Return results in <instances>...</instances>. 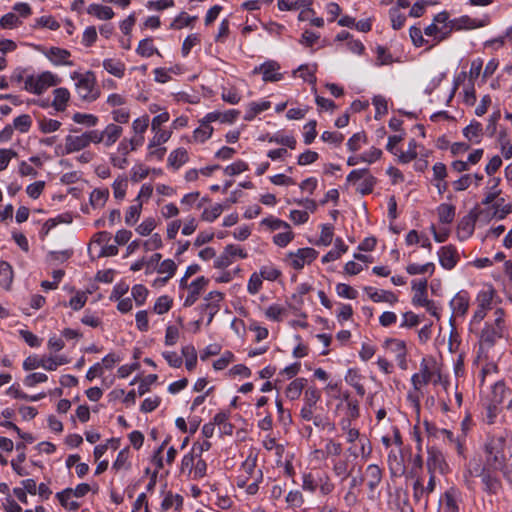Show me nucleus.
<instances>
[{
	"instance_id": "obj_1",
	"label": "nucleus",
	"mask_w": 512,
	"mask_h": 512,
	"mask_svg": "<svg viewBox=\"0 0 512 512\" xmlns=\"http://www.w3.org/2000/svg\"><path fill=\"white\" fill-rule=\"evenodd\" d=\"M70 78L74 81L76 93L83 101L93 102L100 96V90L92 71H73Z\"/></svg>"
},
{
	"instance_id": "obj_2",
	"label": "nucleus",
	"mask_w": 512,
	"mask_h": 512,
	"mask_svg": "<svg viewBox=\"0 0 512 512\" xmlns=\"http://www.w3.org/2000/svg\"><path fill=\"white\" fill-rule=\"evenodd\" d=\"M61 79L51 71L28 75L24 80V89L34 95H41L50 87L56 86Z\"/></svg>"
},
{
	"instance_id": "obj_3",
	"label": "nucleus",
	"mask_w": 512,
	"mask_h": 512,
	"mask_svg": "<svg viewBox=\"0 0 512 512\" xmlns=\"http://www.w3.org/2000/svg\"><path fill=\"white\" fill-rule=\"evenodd\" d=\"M506 439L503 436L488 437L484 452L486 454V465L494 470L506 461L505 456Z\"/></svg>"
},
{
	"instance_id": "obj_4",
	"label": "nucleus",
	"mask_w": 512,
	"mask_h": 512,
	"mask_svg": "<svg viewBox=\"0 0 512 512\" xmlns=\"http://www.w3.org/2000/svg\"><path fill=\"white\" fill-rule=\"evenodd\" d=\"M451 32L452 27L449 20V14L446 11H442L436 14L432 23L424 29V34L427 37H432L434 41L432 46L447 39Z\"/></svg>"
},
{
	"instance_id": "obj_5",
	"label": "nucleus",
	"mask_w": 512,
	"mask_h": 512,
	"mask_svg": "<svg viewBox=\"0 0 512 512\" xmlns=\"http://www.w3.org/2000/svg\"><path fill=\"white\" fill-rule=\"evenodd\" d=\"M346 182L349 184L356 185V190L362 194L366 195L372 192L376 179L370 174L368 169H354L352 170L346 177Z\"/></svg>"
},
{
	"instance_id": "obj_6",
	"label": "nucleus",
	"mask_w": 512,
	"mask_h": 512,
	"mask_svg": "<svg viewBox=\"0 0 512 512\" xmlns=\"http://www.w3.org/2000/svg\"><path fill=\"white\" fill-rule=\"evenodd\" d=\"M95 144L93 130H87L81 134H69L64 139V151L62 154L68 155L79 152Z\"/></svg>"
},
{
	"instance_id": "obj_7",
	"label": "nucleus",
	"mask_w": 512,
	"mask_h": 512,
	"mask_svg": "<svg viewBox=\"0 0 512 512\" xmlns=\"http://www.w3.org/2000/svg\"><path fill=\"white\" fill-rule=\"evenodd\" d=\"M123 133V128L115 123H109L102 131L93 130L95 144L103 143L106 147L114 145Z\"/></svg>"
},
{
	"instance_id": "obj_8",
	"label": "nucleus",
	"mask_w": 512,
	"mask_h": 512,
	"mask_svg": "<svg viewBox=\"0 0 512 512\" xmlns=\"http://www.w3.org/2000/svg\"><path fill=\"white\" fill-rule=\"evenodd\" d=\"M224 299V294L219 291H212L208 293V295L204 298L205 303L201 304L198 309L200 313H207L208 320L207 325H209L214 316L220 310V302Z\"/></svg>"
},
{
	"instance_id": "obj_9",
	"label": "nucleus",
	"mask_w": 512,
	"mask_h": 512,
	"mask_svg": "<svg viewBox=\"0 0 512 512\" xmlns=\"http://www.w3.org/2000/svg\"><path fill=\"white\" fill-rule=\"evenodd\" d=\"M427 470L429 474H434L436 470L440 473L444 474L448 470V464L445 461V458L442 452L435 446L427 447Z\"/></svg>"
},
{
	"instance_id": "obj_10",
	"label": "nucleus",
	"mask_w": 512,
	"mask_h": 512,
	"mask_svg": "<svg viewBox=\"0 0 512 512\" xmlns=\"http://www.w3.org/2000/svg\"><path fill=\"white\" fill-rule=\"evenodd\" d=\"M42 53L54 66L74 65V62L70 59L71 53L67 49L52 46L42 50Z\"/></svg>"
},
{
	"instance_id": "obj_11",
	"label": "nucleus",
	"mask_w": 512,
	"mask_h": 512,
	"mask_svg": "<svg viewBox=\"0 0 512 512\" xmlns=\"http://www.w3.org/2000/svg\"><path fill=\"white\" fill-rule=\"evenodd\" d=\"M254 74H262L264 82H277L280 81L283 76L280 72V65L273 60H268L261 65L253 69Z\"/></svg>"
},
{
	"instance_id": "obj_12",
	"label": "nucleus",
	"mask_w": 512,
	"mask_h": 512,
	"mask_svg": "<svg viewBox=\"0 0 512 512\" xmlns=\"http://www.w3.org/2000/svg\"><path fill=\"white\" fill-rule=\"evenodd\" d=\"M477 218L478 211L476 209H472L467 215L460 219L457 225V236L460 240H466L471 237L475 229Z\"/></svg>"
},
{
	"instance_id": "obj_13",
	"label": "nucleus",
	"mask_w": 512,
	"mask_h": 512,
	"mask_svg": "<svg viewBox=\"0 0 512 512\" xmlns=\"http://www.w3.org/2000/svg\"><path fill=\"white\" fill-rule=\"evenodd\" d=\"M462 133L469 144L477 145L482 142L486 132L483 129L482 124L473 119L466 127L463 128Z\"/></svg>"
},
{
	"instance_id": "obj_14",
	"label": "nucleus",
	"mask_w": 512,
	"mask_h": 512,
	"mask_svg": "<svg viewBox=\"0 0 512 512\" xmlns=\"http://www.w3.org/2000/svg\"><path fill=\"white\" fill-rule=\"evenodd\" d=\"M503 330L504 328L501 326L486 323L480 335L481 344L485 345L487 348L493 347L497 339L503 337Z\"/></svg>"
},
{
	"instance_id": "obj_15",
	"label": "nucleus",
	"mask_w": 512,
	"mask_h": 512,
	"mask_svg": "<svg viewBox=\"0 0 512 512\" xmlns=\"http://www.w3.org/2000/svg\"><path fill=\"white\" fill-rule=\"evenodd\" d=\"M419 148L424 151L422 155L427 157L428 151H426L424 147L420 146L415 139H411L408 142V148L406 151L399 150L396 154V157L400 163L407 164L417 158L418 154L420 153L418 151Z\"/></svg>"
},
{
	"instance_id": "obj_16",
	"label": "nucleus",
	"mask_w": 512,
	"mask_h": 512,
	"mask_svg": "<svg viewBox=\"0 0 512 512\" xmlns=\"http://www.w3.org/2000/svg\"><path fill=\"white\" fill-rule=\"evenodd\" d=\"M489 468L485 473L482 472L481 481L484 485L483 491L489 495H496L502 489V483L499 477L492 473Z\"/></svg>"
},
{
	"instance_id": "obj_17",
	"label": "nucleus",
	"mask_w": 512,
	"mask_h": 512,
	"mask_svg": "<svg viewBox=\"0 0 512 512\" xmlns=\"http://www.w3.org/2000/svg\"><path fill=\"white\" fill-rule=\"evenodd\" d=\"M213 131L211 123L206 122V117L204 116L199 120V126L193 131L190 142L202 144L211 138Z\"/></svg>"
},
{
	"instance_id": "obj_18",
	"label": "nucleus",
	"mask_w": 512,
	"mask_h": 512,
	"mask_svg": "<svg viewBox=\"0 0 512 512\" xmlns=\"http://www.w3.org/2000/svg\"><path fill=\"white\" fill-rule=\"evenodd\" d=\"M240 115V111L236 109H229L227 111L221 112V111H212L205 115L206 122H216L219 121L220 123L225 124H232L234 123L237 118Z\"/></svg>"
},
{
	"instance_id": "obj_19",
	"label": "nucleus",
	"mask_w": 512,
	"mask_h": 512,
	"mask_svg": "<svg viewBox=\"0 0 512 512\" xmlns=\"http://www.w3.org/2000/svg\"><path fill=\"white\" fill-rule=\"evenodd\" d=\"M208 283L209 279L205 278L204 276L198 277L197 279L192 281L189 286L190 292L184 301V306H192L197 301L201 291L207 286Z\"/></svg>"
},
{
	"instance_id": "obj_20",
	"label": "nucleus",
	"mask_w": 512,
	"mask_h": 512,
	"mask_svg": "<svg viewBox=\"0 0 512 512\" xmlns=\"http://www.w3.org/2000/svg\"><path fill=\"white\" fill-rule=\"evenodd\" d=\"M450 24L453 30H471L485 26V22L471 18L470 16L463 15L461 17L450 20Z\"/></svg>"
},
{
	"instance_id": "obj_21",
	"label": "nucleus",
	"mask_w": 512,
	"mask_h": 512,
	"mask_svg": "<svg viewBox=\"0 0 512 512\" xmlns=\"http://www.w3.org/2000/svg\"><path fill=\"white\" fill-rule=\"evenodd\" d=\"M364 291L368 294L369 298L373 302H376V303L388 302L393 305L396 302H398L397 295L392 291H387V290L377 291L373 287H370V286L365 287Z\"/></svg>"
},
{
	"instance_id": "obj_22",
	"label": "nucleus",
	"mask_w": 512,
	"mask_h": 512,
	"mask_svg": "<svg viewBox=\"0 0 512 512\" xmlns=\"http://www.w3.org/2000/svg\"><path fill=\"white\" fill-rule=\"evenodd\" d=\"M109 240V234L106 232H101L98 235V238L93 241L92 245L94 247L99 246V256H115L118 254V248L116 244L106 245Z\"/></svg>"
},
{
	"instance_id": "obj_23",
	"label": "nucleus",
	"mask_w": 512,
	"mask_h": 512,
	"mask_svg": "<svg viewBox=\"0 0 512 512\" xmlns=\"http://www.w3.org/2000/svg\"><path fill=\"white\" fill-rule=\"evenodd\" d=\"M439 223L442 225H450L456 215V207L451 203H441L436 208Z\"/></svg>"
},
{
	"instance_id": "obj_24",
	"label": "nucleus",
	"mask_w": 512,
	"mask_h": 512,
	"mask_svg": "<svg viewBox=\"0 0 512 512\" xmlns=\"http://www.w3.org/2000/svg\"><path fill=\"white\" fill-rule=\"evenodd\" d=\"M70 100V92L65 87L56 88L53 91L52 106L56 111L62 112L66 109Z\"/></svg>"
},
{
	"instance_id": "obj_25",
	"label": "nucleus",
	"mask_w": 512,
	"mask_h": 512,
	"mask_svg": "<svg viewBox=\"0 0 512 512\" xmlns=\"http://www.w3.org/2000/svg\"><path fill=\"white\" fill-rule=\"evenodd\" d=\"M149 116L143 115L141 117L136 118L132 123V131L134 132V136L131 138L133 141H141V146L144 143V133L146 132L149 126Z\"/></svg>"
},
{
	"instance_id": "obj_26",
	"label": "nucleus",
	"mask_w": 512,
	"mask_h": 512,
	"mask_svg": "<svg viewBox=\"0 0 512 512\" xmlns=\"http://www.w3.org/2000/svg\"><path fill=\"white\" fill-rule=\"evenodd\" d=\"M87 13L99 20H110L115 15L111 7L96 3H92L87 7Z\"/></svg>"
},
{
	"instance_id": "obj_27",
	"label": "nucleus",
	"mask_w": 512,
	"mask_h": 512,
	"mask_svg": "<svg viewBox=\"0 0 512 512\" xmlns=\"http://www.w3.org/2000/svg\"><path fill=\"white\" fill-rule=\"evenodd\" d=\"M103 68L111 75L122 78L125 74V64L114 58H107L103 60Z\"/></svg>"
},
{
	"instance_id": "obj_28",
	"label": "nucleus",
	"mask_w": 512,
	"mask_h": 512,
	"mask_svg": "<svg viewBox=\"0 0 512 512\" xmlns=\"http://www.w3.org/2000/svg\"><path fill=\"white\" fill-rule=\"evenodd\" d=\"M451 307L456 314L460 316L465 315L469 308V299L467 292L461 291L457 293L456 296L451 301Z\"/></svg>"
},
{
	"instance_id": "obj_29",
	"label": "nucleus",
	"mask_w": 512,
	"mask_h": 512,
	"mask_svg": "<svg viewBox=\"0 0 512 512\" xmlns=\"http://www.w3.org/2000/svg\"><path fill=\"white\" fill-rule=\"evenodd\" d=\"M368 478L367 486L371 492H374L382 480V470L376 464H371L366 469Z\"/></svg>"
},
{
	"instance_id": "obj_30",
	"label": "nucleus",
	"mask_w": 512,
	"mask_h": 512,
	"mask_svg": "<svg viewBox=\"0 0 512 512\" xmlns=\"http://www.w3.org/2000/svg\"><path fill=\"white\" fill-rule=\"evenodd\" d=\"M271 107V103L266 100L258 101V102H250L247 105L246 113L244 115L245 121H252L256 115L259 113L268 110Z\"/></svg>"
},
{
	"instance_id": "obj_31",
	"label": "nucleus",
	"mask_w": 512,
	"mask_h": 512,
	"mask_svg": "<svg viewBox=\"0 0 512 512\" xmlns=\"http://www.w3.org/2000/svg\"><path fill=\"white\" fill-rule=\"evenodd\" d=\"M269 143L282 145L284 147L294 150L297 145V141L293 135H286L282 133H275L273 135H267L265 138Z\"/></svg>"
},
{
	"instance_id": "obj_32",
	"label": "nucleus",
	"mask_w": 512,
	"mask_h": 512,
	"mask_svg": "<svg viewBox=\"0 0 512 512\" xmlns=\"http://www.w3.org/2000/svg\"><path fill=\"white\" fill-rule=\"evenodd\" d=\"M495 296L496 290L491 285H489L486 289L481 290L476 297L478 307L490 310L492 308V302Z\"/></svg>"
},
{
	"instance_id": "obj_33",
	"label": "nucleus",
	"mask_w": 512,
	"mask_h": 512,
	"mask_svg": "<svg viewBox=\"0 0 512 512\" xmlns=\"http://www.w3.org/2000/svg\"><path fill=\"white\" fill-rule=\"evenodd\" d=\"M189 160L188 152L185 148H177L168 156V165L174 169H179Z\"/></svg>"
},
{
	"instance_id": "obj_34",
	"label": "nucleus",
	"mask_w": 512,
	"mask_h": 512,
	"mask_svg": "<svg viewBox=\"0 0 512 512\" xmlns=\"http://www.w3.org/2000/svg\"><path fill=\"white\" fill-rule=\"evenodd\" d=\"M14 273L12 266L6 261H0V287L5 290L11 288Z\"/></svg>"
},
{
	"instance_id": "obj_35",
	"label": "nucleus",
	"mask_w": 512,
	"mask_h": 512,
	"mask_svg": "<svg viewBox=\"0 0 512 512\" xmlns=\"http://www.w3.org/2000/svg\"><path fill=\"white\" fill-rule=\"evenodd\" d=\"M108 198L109 190L107 188H96L90 193L89 201L93 208L100 209L105 206Z\"/></svg>"
},
{
	"instance_id": "obj_36",
	"label": "nucleus",
	"mask_w": 512,
	"mask_h": 512,
	"mask_svg": "<svg viewBox=\"0 0 512 512\" xmlns=\"http://www.w3.org/2000/svg\"><path fill=\"white\" fill-rule=\"evenodd\" d=\"M141 146V141H133L132 139L123 138L117 145L116 153L121 157L128 158L130 152L135 151L138 147Z\"/></svg>"
},
{
	"instance_id": "obj_37",
	"label": "nucleus",
	"mask_w": 512,
	"mask_h": 512,
	"mask_svg": "<svg viewBox=\"0 0 512 512\" xmlns=\"http://www.w3.org/2000/svg\"><path fill=\"white\" fill-rule=\"evenodd\" d=\"M37 126L40 132L49 134L58 131L62 123L56 119L40 117L37 119Z\"/></svg>"
},
{
	"instance_id": "obj_38",
	"label": "nucleus",
	"mask_w": 512,
	"mask_h": 512,
	"mask_svg": "<svg viewBox=\"0 0 512 512\" xmlns=\"http://www.w3.org/2000/svg\"><path fill=\"white\" fill-rule=\"evenodd\" d=\"M136 53L144 58H149L154 54H159L158 49L154 46L153 40L151 38L142 39L137 48Z\"/></svg>"
},
{
	"instance_id": "obj_39",
	"label": "nucleus",
	"mask_w": 512,
	"mask_h": 512,
	"mask_svg": "<svg viewBox=\"0 0 512 512\" xmlns=\"http://www.w3.org/2000/svg\"><path fill=\"white\" fill-rule=\"evenodd\" d=\"M306 382L307 380L305 378H297L293 380L286 388V396L291 400L298 399L306 385Z\"/></svg>"
},
{
	"instance_id": "obj_40",
	"label": "nucleus",
	"mask_w": 512,
	"mask_h": 512,
	"mask_svg": "<svg viewBox=\"0 0 512 512\" xmlns=\"http://www.w3.org/2000/svg\"><path fill=\"white\" fill-rule=\"evenodd\" d=\"M375 53H376L375 65L378 67L391 65L396 61L394 59V57L392 56V54L384 46L378 45L375 48Z\"/></svg>"
},
{
	"instance_id": "obj_41",
	"label": "nucleus",
	"mask_w": 512,
	"mask_h": 512,
	"mask_svg": "<svg viewBox=\"0 0 512 512\" xmlns=\"http://www.w3.org/2000/svg\"><path fill=\"white\" fill-rule=\"evenodd\" d=\"M127 187H128L127 177L124 175L118 176L112 184L113 195H114L115 199L123 200L126 195Z\"/></svg>"
},
{
	"instance_id": "obj_42",
	"label": "nucleus",
	"mask_w": 512,
	"mask_h": 512,
	"mask_svg": "<svg viewBox=\"0 0 512 512\" xmlns=\"http://www.w3.org/2000/svg\"><path fill=\"white\" fill-rule=\"evenodd\" d=\"M317 70L316 64H304L300 65L298 69L295 71V73H298V76L302 78L305 82L308 83H315L316 77L315 72Z\"/></svg>"
},
{
	"instance_id": "obj_43",
	"label": "nucleus",
	"mask_w": 512,
	"mask_h": 512,
	"mask_svg": "<svg viewBox=\"0 0 512 512\" xmlns=\"http://www.w3.org/2000/svg\"><path fill=\"white\" fill-rule=\"evenodd\" d=\"M50 357L49 358H39L38 356H29L27 357L23 362V368L26 371L34 370L38 367H42L45 370H47V366L49 365Z\"/></svg>"
},
{
	"instance_id": "obj_44",
	"label": "nucleus",
	"mask_w": 512,
	"mask_h": 512,
	"mask_svg": "<svg viewBox=\"0 0 512 512\" xmlns=\"http://www.w3.org/2000/svg\"><path fill=\"white\" fill-rule=\"evenodd\" d=\"M493 204V215L498 219H504L508 214L512 212V204L506 203L504 198H499L494 201Z\"/></svg>"
},
{
	"instance_id": "obj_45",
	"label": "nucleus",
	"mask_w": 512,
	"mask_h": 512,
	"mask_svg": "<svg viewBox=\"0 0 512 512\" xmlns=\"http://www.w3.org/2000/svg\"><path fill=\"white\" fill-rule=\"evenodd\" d=\"M72 120L76 124L85 125L87 127H94L99 122V118L96 115L90 114V113H81V112L74 113L72 116Z\"/></svg>"
},
{
	"instance_id": "obj_46",
	"label": "nucleus",
	"mask_w": 512,
	"mask_h": 512,
	"mask_svg": "<svg viewBox=\"0 0 512 512\" xmlns=\"http://www.w3.org/2000/svg\"><path fill=\"white\" fill-rule=\"evenodd\" d=\"M142 211V202H136L128 207L125 213V223L128 226H133L139 220Z\"/></svg>"
},
{
	"instance_id": "obj_47",
	"label": "nucleus",
	"mask_w": 512,
	"mask_h": 512,
	"mask_svg": "<svg viewBox=\"0 0 512 512\" xmlns=\"http://www.w3.org/2000/svg\"><path fill=\"white\" fill-rule=\"evenodd\" d=\"M434 270H435V266L431 262L426 263V264L412 263V264H409L406 267V271L410 275H417V274H426V273H428L429 276H431L434 273Z\"/></svg>"
},
{
	"instance_id": "obj_48",
	"label": "nucleus",
	"mask_w": 512,
	"mask_h": 512,
	"mask_svg": "<svg viewBox=\"0 0 512 512\" xmlns=\"http://www.w3.org/2000/svg\"><path fill=\"white\" fill-rule=\"evenodd\" d=\"M225 206L222 204H215L211 207L205 208L201 214V218L206 222L215 221L224 211Z\"/></svg>"
},
{
	"instance_id": "obj_49",
	"label": "nucleus",
	"mask_w": 512,
	"mask_h": 512,
	"mask_svg": "<svg viewBox=\"0 0 512 512\" xmlns=\"http://www.w3.org/2000/svg\"><path fill=\"white\" fill-rule=\"evenodd\" d=\"M384 345L386 348H390L396 354V357L407 354L406 343L403 340L388 338L385 340Z\"/></svg>"
},
{
	"instance_id": "obj_50",
	"label": "nucleus",
	"mask_w": 512,
	"mask_h": 512,
	"mask_svg": "<svg viewBox=\"0 0 512 512\" xmlns=\"http://www.w3.org/2000/svg\"><path fill=\"white\" fill-rule=\"evenodd\" d=\"M389 469L392 476L402 475L405 472V466L402 464V460L398 459L397 455L390 451L388 455Z\"/></svg>"
},
{
	"instance_id": "obj_51",
	"label": "nucleus",
	"mask_w": 512,
	"mask_h": 512,
	"mask_svg": "<svg viewBox=\"0 0 512 512\" xmlns=\"http://www.w3.org/2000/svg\"><path fill=\"white\" fill-rule=\"evenodd\" d=\"M196 16H189L185 12H181L175 19L171 22L170 28L174 30H180L184 27H188L191 25L193 21L196 20Z\"/></svg>"
},
{
	"instance_id": "obj_52",
	"label": "nucleus",
	"mask_w": 512,
	"mask_h": 512,
	"mask_svg": "<svg viewBox=\"0 0 512 512\" xmlns=\"http://www.w3.org/2000/svg\"><path fill=\"white\" fill-rule=\"evenodd\" d=\"M182 355L186 357L185 366L187 370L192 371L197 364V352L193 345L182 348Z\"/></svg>"
},
{
	"instance_id": "obj_53",
	"label": "nucleus",
	"mask_w": 512,
	"mask_h": 512,
	"mask_svg": "<svg viewBox=\"0 0 512 512\" xmlns=\"http://www.w3.org/2000/svg\"><path fill=\"white\" fill-rule=\"evenodd\" d=\"M32 126V119L28 114H22L13 120L12 127L20 133H27Z\"/></svg>"
},
{
	"instance_id": "obj_54",
	"label": "nucleus",
	"mask_w": 512,
	"mask_h": 512,
	"mask_svg": "<svg viewBox=\"0 0 512 512\" xmlns=\"http://www.w3.org/2000/svg\"><path fill=\"white\" fill-rule=\"evenodd\" d=\"M153 132V137L149 140L150 146L163 145L166 143L172 135V132L165 129H156L151 130Z\"/></svg>"
},
{
	"instance_id": "obj_55",
	"label": "nucleus",
	"mask_w": 512,
	"mask_h": 512,
	"mask_svg": "<svg viewBox=\"0 0 512 512\" xmlns=\"http://www.w3.org/2000/svg\"><path fill=\"white\" fill-rule=\"evenodd\" d=\"M412 289L415 291L414 296L412 297V304L415 306V299H428L427 298V279H422L420 281L413 280L412 281Z\"/></svg>"
},
{
	"instance_id": "obj_56",
	"label": "nucleus",
	"mask_w": 512,
	"mask_h": 512,
	"mask_svg": "<svg viewBox=\"0 0 512 512\" xmlns=\"http://www.w3.org/2000/svg\"><path fill=\"white\" fill-rule=\"evenodd\" d=\"M389 17L391 20V26L394 30H399L404 26L406 16L399 11L398 7H392L389 10Z\"/></svg>"
},
{
	"instance_id": "obj_57",
	"label": "nucleus",
	"mask_w": 512,
	"mask_h": 512,
	"mask_svg": "<svg viewBox=\"0 0 512 512\" xmlns=\"http://www.w3.org/2000/svg\"><path fill=\"white\" fill-rule=\"evenodd\" d=\"M172 304L173 300L169 296H160L154 304V312L159 315L167 313L171 309Z\"/></svg>"
},
{
	"instance_id": "obj_58",
	"label": "nucleus",
	"mask_w": 512,
	"mask_h": 512,
	"mask_svg": "<svg viewBox=\"0 0 512 512\" xmlns=\"http://www.w3.org/2000/svg\"><path fill=\"white\" fill-rule=\"evenodd\" d=\"M221 98L231 105H236L241 101V94L236 88H223Z\"/></svg>"
},
{
	"instance_id": "obj_59",
	"label": "nucleus",
	"mask_w": 512,
	"mask_h": 512,
	"mask_svg": "<svg viewBox=\"0 0 512 512\" xmlns=\"http://www.w3.org/2000/svg\"><path fill=\"white\" fill-rule=\"evenodd\" d=\"M20 24L21 21L19 17L13 12H9L0 18V27L2 29H13L18 27Z\"/></svg>"
},
{
	"instance_id": "obj_60",
	"label": "nucleus",
	"mask_w": 512,
	"mask_h": 512,
	"mask_svg": "<svg viewBox=\"0 0 512 512\" xmlns=\"http://www.w3.org/2000/svg\"><path fill=\"white\" fill-rule=\"evenodd\" d=\"M316 120H310L304 125L303 141L306 145H310L317 136Z\"/></svg>"
},
{
	"instance_id": "obj_61",
	"label": "nucleus",
	"mask_w": 512,
	"mask_h": 512,
	"mask_svg": "<svg viewBox=\"0 0 512 512\" xmlns=\"http://www.w3.org/2000/svg\"><path fill=\"white\" fill-rule=\"evenodd\" d=\"M367 142L366 135L364 133H355L347 141V148L351 152L358 151L363 144Z\"/></svg>"
},
{
	"instance_id": "obj_62",
	"label": "nucleus",
	"mask_w": 512,
	"mask_h": 512,
	"mask_svg": "<svg viewBox=\"0 0 512 512\" xmlns=\"http://www.w3.org/2000/svg\"><path fill=\"white\" fill-rule=\"evenodd\" d=\"M424 31L420 27L411 26L409 29V35L411 41L415 47H422L427 44L429 41L423 37Z\"/></svg>"
},
{
	"instance_id": "obj_63",
	"label": "nucleus",
	"mask_w": 512,
	"mask_h": 512,
	"mask_svg": "<svg viewBox=\"0 0 512 512\" xmlns=\"http://www.w3.org/2000/svg\"><path fill=\"white\" fill-rule=\"evenodd\" d=\"M293 239V232L291 227L287 229H283L282 232H279L273 236V242L279 247H285L288 243Z\"/></svg>"
},
{
	"instance_id": "obj_64",
	"label": "nucleus",
	"mask_w": 512,
	"mask_h": 512,
	"mask_svg": "<svg viewBox=\"0 0 512 512\" xmlns=\"http://www.w3.org/2000/svg\"><path fill=\"white\" fill-rule=\"evenodd\" d=\"M445 512H460L455 499V490L453 488L444 493Z\"/></svg>"
}]
</instances>
